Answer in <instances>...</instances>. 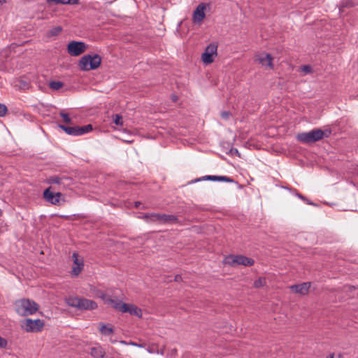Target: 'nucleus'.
<instances>
[{"instance_id":"nucleus-1","label":"nucleus","mask_w":358,"mask_h":358,"mask_svg":"<svg viewBox=\"0 0 358 358\" xmlns=\"http://www.w3.org/2000/svg\"><path fill=\"white\" fill-rule=\"evenodd\" d=\"M17 313L21 316L34 314L38 310V305L32 300L22 299L15 303Z\"/></svg>"},{"instance_id":"nucleus-2","label":"nucleus","mask_w":358,"mask_h":358,"mask_svg":"<svg viewBox=\"0 0 358 358\" xmlns=\"http://www.w3.org/2000/svg\"><path fill=\"white\" fill-rule=\"evenodd\" d=\"M68 306L81 310H92L97 308V303L90 299L82 297H69L66 299Z\"/></svg>"},{"instance_id":"nucleus-3","label":"nucleus","mask_w":358,"mask_h":358,"mask_svg":"<svg viewBox=\"0 0 358 358\" xmlns=\"http://www.w3.org/2000/svg\"><path fill=\"white\" fill-rule=\"evenodd\" d=\"M101 63V57L97 54H88L82 57L78 62L80 70L88 71L99 67Z\"/></svg>"},{"instance_id":"nucleus-4","label":"nucleus","mask_w":358,"mask_h":358,"mask_svg":"<svg viewBox=\"0 0 358 358\" xmlns=\"http://www.w3.org/2000/svg\"><path fill=\"white\" fill-rule=\"evenodd\" d=\"M331 131H328V134L320 129H315L308 132H302L297 135V140L303 143L310 144L322 139L324 136H328Z\"/></svg>"},{"instance_id":"nucleus-5","label":"nucleus","mask_w":358,"mask_h":358,"mask_svg":"<svg viewBox=\"0 0 358 358\" xmlns=\"http://www.w3.org/2000/svg\"><path fill=\"white\" fill-rule=\"evenodd\" d=\"M44 322L42 320L24 319L21 322V327L26 332H39L44 327Z\"/></svg>"},{"instance_id":"nucleus-6","label":"nucleus","mask_w":358,"mask_h":358,"mask_svg":"<svg viewBox=\"0 0 358 358\" xmlns=\"http://www.w3.org/2000/svg\"><path fill=\"white\" fill-rule=\"evenodd\" d=\"M143 218L147 222H157L160 224L173 223L178 220L174 215L159 213L145 214Z\"/></svg>"},{"instance_id":"nucleus-7","label":"nucleus","mask_w":358,"mask_h":358,"mask_svg":"<svg viewBox=\"0 0 358 358\" xmlns=\"http://www.w3.org/2000/svg\"><path fill=\"white\" fill-rule=\"evenodd\" d=\"M87 50V45L82 41H71L67 45L68 53L73 57H77L83 54Z\"/></svg>"},{"instance_id":"nucleus-8","label":"nucleus","mask_w":358,"mask_h":358,"mask_svg":"<svg viewBox=\"0 0 358 358\" xmlns=\"http://www.w3.org/2000/svg\"><path fill=\"white\" fill-rule=\"evenodd\" d=\"M47 182L49 184H55L63 187L69 186L72 183V179L65 175H56L50 176L47 179Z\"/></svg>"},{"instance_id":"nucleus-9","label":"nucleus","mask_w":358,"mask_h":358,"mask_svg":"<svg viewBox=\"0 0 358 358\" xmlns=\"http://www.w3.org/2000/svg\"><path fill=\"white\" fill-rule=\"evenodd\" d=\"M217 45L214 43H210L208 45L201 56L203 63L206 64H211L213 62L214 56L217 55Z\"/></svg>"},{"instance_id":"nucleus-10","label":"nucleus","mask_w":358,"mask_h":358,"mask_svg":"<svg viewBox=\"0 0 358 358\" xmlns=\"http://www.w3.org/2000/svg\"><path fill=\"white\" fill-rule=\"evenodd\" d=\"M207 4L205 3H199L193 12L192 21L194 24H201L206 17L205 10Z\"/></svg>"},{"instance_id":"nucleus-11","label":"nucleus","mask_w":358,"mask_h":358,"mask_svg":"<svg viewBox=\"0 0 358 358\" xmlns=\"http://www.w3.org/2000/svg\"><path fill=\"white\" fill-rule=\"evenodd\" d=\"M99 297L103 301V302L106 304L121 312L122 306L124 303H122L121 301H119L116 299H113L110 296L103 292L100 294Z\"/></svg>"},{"instance_id":"nucleus-12","label":"nucleus","mask_w":358,"mask_h":358,"mask_svg":"<svg viewBox=\"0 0 358 358\" xmlns=\"http://www.w3.org/2000/svg\"><path fill=\"white\" fill-rule=\"evenodd\" d=\"M43 196L48 202L53 205H59L63 195L60 192L54 193L51 192L50 187H49L44 191Z\"/></svg>"},{"instance_id":"nucleus-13","label":"nucleus","mask_w":358,"mask_h":358,"mask_svg":"<svg viewBox=\"0 0 358 358\" xmlns=\"http://www.w3.org/2000/svg\"><path fill=\"white\" fill-rule=\"evenodd\" d=\"M273 57L268 53L262 52L255 56L256 62L262 66L268 67L271 69H273Z\"/></svg>"},{"instance_id":"nucleus-14","label":"nucleus","mask_w":358,"mask_h":358,"mask_svg":"<svg viewBox=\"0 0 358 358\" xmlns=\"http://www.w3.org/2000/svg\"><path fill=\"white\" fill-rule=\"evenodd\" d=\"M229 259H231L229 262L231 265H243V266H252L254 264L255 261L252 259L248 258L242 255L233 256Z\"/></svg>"},{"instance_id":"nucleus-15","label":"nucleus","mask_w":358,"mask_h":358,"mask_svg":"<svg viewBox=\"0 0 358 358\" xmlns=\"http://www.w3.org/2000/svg\"><path fill=\"white\" fill-rule=\"evenodd\" d=\"M74 266L72 268L71 274L78 276L83 269L84 263L83 259H80L76 252H73L72 255Z\"/></svg>"},{"instance_id":"nucleus-16","label":"nucleus","mask_w":358,"mask_h":358,"mask_svg":"<svg viewBox=\"0 0 358 358\" xmlns=\"http://www.w3.org/2000/svg\"><path fill=\"white\" fill-rule=\"evenodd\" d=\"M122 313H129L132 315H136L138 317H141L142 315L141 309L138 308L137 306L129 304V303H124L122 306L121 309Z\"/></svg>"},{"instance_id":"nucleus-17","label":"nucleus","mask_w":358,"mask_h":358,"mask_svg":"<svg viewBox=\"0 0 358 358\" xmlns=\"http://www.w3.org/2000/svg\"><path fill=\"white\" fill-rule=\"evenodd\" d=\"M310 287V282H303L299 285H293L289 287V289L296 293L300 294L301 295H306L308 293Z\"/></svg>"},{"instance_id":"nucleus-18","label":"nucleus","mask_w":358,"mask_h":358,"mask_svg":"<svg viewBox=\"0 0 358 358\" xmlns=\"http://www.w3.org/2000/svg\"><path fill=\"white\" fill-rule=\"evenodd\" d=\"M197 181L200 180H211L215 182H234V180L227 176H206L202 177L201 178H199L196 180Z\"/></svg>"},{"instance_id":"nucleus-19","label":"nucleus","mask_w":358,"mask_h":358,"mask_svg":"<svg viewBox=\"0 0 358 358\" xmlns=\"http://www.w3.org/2000/svg\"><path fill=\"white\" fill-rule=\"evenodd\" d=\"M90 353L94 358H108L105 357L106 352L100 345L91 348Z\"/></svg>"},{"instance_id":"nucleus-20","label":"nucleus","mask_w":358,"mask_h":358,"mask_svg":"<svg viewBox=\"0 0 358 358\" xmlns=\"http://www.w3.org/2000/svg\"><path fill=\"white\" fill-rule=\"evenodd\" d=\"M63 131L71 136H80L79 127H67L62 124L59 125Z\"/></svg>"},{"instance_id":"nucleus-21","label":"nucleus","mask_w":358,"mask_h":358,"mask_svg":"<svg viewBox=\"0 0 358 358\" xmlns=\"http://www.w3.org/2000/svg\"><path fill=\"white\" fill-rule=\"evenodd\" d=\"M100 328L99 331L101 334H103L105 336H108L113 333V328L112 325L110 324H105L103 323L99 324Z\"/></svg>"},{"instance_id":"nucleus-22","label":"nucleus","mask_w":358,"mask_h":358,"mask_svg":"<svg viewBox=\"0 0 358 358\" xmlns=\"http://www.w3.org/2000/svg\"><path fill=\"white\" fill-rule=\"evenodd\" d=\"M48 2H53L57 4H78L79 0H47Z\"/></svg>"},{"instance_id":"nucleus-23","label":"nucleus","mask_w":358,"mask_h":358,"mask_svg":"<svg viewBox=\"0 0 358 358\" xmlns=\"http://www.w3.org/2000/svg\"><path fill=\"white\" fill-rule=\"evenodd\" d=\"M64 86V83L61 81H51L49 83V87L53 90H59Z\"/></svg>"},{"instance_id":"nucleus-24","label":"nucleus","mask_w":358,"mask_h":358,"mask_svg":"<svg viewBox=\"0 0 358 358\" xmlns=\"http://www.w3.org/2000/svg\"><path fill=\"white\" fill-rule=\"evenodd\" d=\"M62 29L61 27L57 26L55 27L48 31V36H57L61 31Z\"/></svg>"},{"instance_id":"nucleus-25","label":"nucleus","mask_w":358,"mask_h":358,"mask_svg":"<svg viewBox=\"0 0 358 358\" xmlns=\"http://www.w3.org/2000/svg\"><path fill=\"white\" fill-rule=\"evenodd\" d=\"M80 135H83L92 130V127L91 124H87L83 127H79Z\"/></svg>"},{"instance_id":"nucleus-26","label":"nucleus","mask_w":358,"mask_h":358,"mask_svg":"<svg viewBox=\"0 0 358 358\" xmlns=\"http://www.w3.org/2000/svg\"><path fill=\"white\" fill-rule=\"evenodd\" d=\"M266 284V280L263 278H259L254 282V286L257 288L262 287Z\"/></svg>"},{"instance_id":"nucleus-27","label":"nucleus","mask_w":358,"mask_h":358,"mask_svg":"<svg viewBox=\"0 0 358 358\" xmlns=\"http://www.w3.org/2000/svg\"><path fill=\"white\" fill-rule=\"evenodd\" d=\"M113 122L114 123L117 125V126H121L123 124V122H122V117L119 115V114H116L115 116H114V118H113Z\"/></svg>"},{"instance_id":"nucleus-28","label":"nucleus","mask_w":358,"mask_h":358,"mask_svg":"<svg viewBox=\"0 0 358 358\" xmlns=\"http://www.w3.org/2000/svg\"><path fill=\"white\" fill-rule=\"evenodd\" d=\"M60 116L63 118L64 122L67 124L71 123V119L69 117V115L64 111L60 112Z\"/></svg>"},{"instance_id":"nucleus-29","label":"nucleus","mask_w":358,"mask_h":358,"mask_svg":"<svg viewBox=\"0 0 358 358\" xmlns=\"http://www.w3.org/2000/svg\"><path fill=\"white\" fill-rule=\"evenodd\" d=\"M7 108L5 105L0 103V117L6 113Z\"/></svg>"},{"instance_id":"nucleus-30","label":"nucleus","mask_w":358,"mask_h":358,"mask_svg":"<svg viewBox=\"0 0 358 358\" xmlns=\"http://www.w3.org/2000/svg\"><path fill=\"white\" fill-rule=\"evenodd\" d=\"M230 115V113L228 111H222L221 113V117L224 120H227L229 117Z\"/></svg>"},{"instance_id":"nucleus-31","label":"nucleus","mask_w":358,"mask_h":358,"mask_svg":"<svg viewBox=\"0 0 358 358\" xmlns=\"http://www.w3.org/2000/svg\"><path fill=\"white\" fill-rule=\"evenodd\" d=\"M7 345V341L0 336V348H5Z\"/></svg>"},{"instance_id":"nucleus-32","label":"nucleus","mask_w":358,"mask_h":358,"mask_svg":"<svg viewBox=\"0 0 358 358\" xmlns=\"http://www.w3.org/2000/svg\"><path fill=\"white\" fill-rule=\"evenodd\" d=\"M129 344L138 348H144L145 346L144 343H137L135 342H130Z\"/></svg>"},{"instance_id":"nucleus-33","label":"nucleus","mask_w":358,"mask_h":358,"mask_svg":"<svg viewBox=\"0 0 358 358\" xmlns=\"http://www.w3.org/2000/svg\"><path fill=\"white\" fill-rule=\"evenodd\" d=\"M302 70L304 72L309 73L311 71V68H310V66H303V68H302Z\"/></svg>"},{"instance_id":"nucleus-34","label":"nucleus","mask_w":358,"mask_h":358,"mask_svg":"<svg viewBox=\"0 0 358 358\" xmlns=\"http://www.w3.org/2000/svg\"><path fill=\"white\" fill-rule=\"evenodd\" d=\"M182 280V277L180 275H176L174 278V280L176 282H179Z\"/></svg>"},{"instance_id":"nucleus-35","label":"nucleus","mask_w":358,"mask_h":358,"mask_svg":"<svg viewBox=\"0 0 358 358\" xmlns=\"http://www.w3.org/2000/svg\"><path fill=\"white\" fill-rule=\"evenodd\" d=\"M327 358H334V353L329 354Z\"/></svg>"},{"instance_id":"nucleus-36","label":"nucleus","mask_w":358,"mask_h":358,"mask_svg":"<svg viewBox=\"0 0 358 358\" xmlns=\"http://www.w3.org/2000/svg\"><path fill=\"white\" fill-rule=\"evenodd\" d=\"M338 358H344L343 355V354H339L338 355Z\"/></svg>"},{"instance_id":"nucleus-37","label":"nucleus","mask_w":358,"mask_h":358,"mask_svg":"<svg viewBox=\"0 0 358 358\" xmlns=\"http://www.w3.org/2000/svg\"><path fill=\"white\" fill-rule=\"evenodd\" d=\"M140 204H141V203H140V202H136L135 206H136V207H137V208H138V207L139 206V205H140Z\"/></svg>"},{"instance_id":"nucleus-38","label":"nucleus","mask_w":358,"mask_h":358,"mask_svg":"<svg viewBox=\"0 0 358 358\" xmlns=\"http://www.w3.org/2000/svg\"><path fill=\"white\" fill-rule=\"evenodd\" d=\"M6 1L5 0H0V3H4Z\"/></svg>"},{"instance_id":"nucleus-39","label":"nucleus","mask_w":358,"mask_h":358,"mask_svg":"<svg viewBox=\"0 0 358 358\" xmlns=\"http://www.w3.org/2000/svg\"><path fill=\"white\" fill-rule=\"evenodd\" d=\"M357 176H358V170H357Z\"/></svg>"}]
</instances>
